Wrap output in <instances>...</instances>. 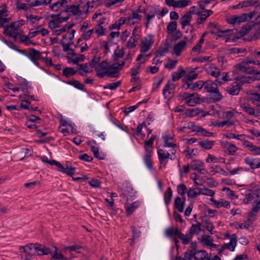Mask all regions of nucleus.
I'll return each mask as SVG.
<instances>
[{
	"label": "nucleus",
	"mask_w": 260,
	"mask_h": 260,
	"mask_svg": "<svg viewBox=\"0 0 260 260\" xmlns=\"http://www.w3.org/2000/svg\"><path fill=\"white\" fill-rule=\"evenodd\" d=\"M209 27L211 29L210 33L217 36L219 38L225 39V42H229L234 40V36L235 29H224L220 28L219 26L213 23H210Z\"/></svg>",
	"instance_id": "obj_1"
},
{
	"label": "nucleus",
	"mask_w": 260,
	"mask_h": 260,
	"mask_svg": "<svg viewBox=\"0 0 260 260\" xmlns=\"http://www.w3.org/2000/svg\"><path fill=\"white\" fill-rule=\"evenodd\" d=\"M202 230V224L197 222L196 224H192L189 229L188 233L186 235H184L181 232H178V235L180 236L182 243L184 245L188 244L191 241L193 235L199 234Z\"/></svg>",
	"instance_id": "obj_2"
},
{
	"label": "nucleus",
	"mask_w": 260,
	"mask_h": 260,
	"mask_svg": "<svg viewBox=\"0 0 260 260\" xmlns=\"http://www.w3.org/2000/svg\"><path fill=\"white\" fill-rule=\"evenodd\" d=\"M176 149H172L170 150L171 153H169L167 150L158 149L157 154L159 162V168L165 169L168 162V159L174 160L175 159V154L176 153Z\"/></svg>",
	"instance_id": "obj_3"
},
{
	"label": "nucleus",
	"mask_w": 260,
	"mask_h": 260,
	"mask_svg": "<svg viewBox=\"0 0 260 260\" xmlns=\"http://www.w3.org/2000/svg\"><path fill=\"white\" fill-rule=\"evenodd\" d=\"M23 25V20L12 22L9 25L4 27V34L6 36L16 39L19 35L22 33L20 27Z\"/></svg>",
	"instance_id": "obj_4"
},
{
	"label": "nucleus",
	"mask_w": 260,
	"mask_h": 260,
	"mask_svg": "<svg viewBox=\"0 0 260 260\" xmlns=\"http://www.w3.org/2000/svg\"><path fill=\"white\" fill-rule=\"evenodd\" d=\"M204 89L211 94L212 99L214 102H219L223 98L219 92L217 84L212 80H209L205 81Z\"/></svg>",
	"instance_id": "obj_5"
},
{
	"label": "nucleus",
	"mask_w": 260,
	"mask_h": 260,
	"mask_svg": "<svg viewBox=\"0 0 260 260\" xmlns=\"http://www.w3.org/2000/svg\"><path fill=\"white\" fill-rule=\"evenodd\" d=\"M89 7V3L88 2L86 5H70L67 6L66 11L68 13H72L73 15L78 16H82L83 14V12L85 11V16L88 13V8Z\"/></svg>",
	"instance_id": "obj_6"
},
{
	"label": "nucleus",
	"mask_w": 260,
	"mask_h": 260,
	"mask_svg": "<svg viewBox=\"0 0 260 260\" xmlns=\"http://www.w3.org/2000/svg\"><path fill=\"white\" fill-rule=\"evenodd\" d=\"M96 71V76L98 77L103 78L106 76L111 77L113 76L112 73L110 72L109 63L106 61H103L97 64L94 68Z\"/></svg>",
	"instance_id": "obj_7"
},
{
	"label": "nucleus",
	"mask_w": 260,
	"mask_h": 260,
	"mask_svg": "<svg viewBox=\"0 0 260 260\" xmlns=\"http://www.w3.org/2000/svg\"><path fill=\"white\" fill-rule=\"evenodd\" d=\"M187 128L191 129L192 132H196L198 135L205 137H211L214 136V133L209 132L202 126L197 125L194 122H189L187 124Z\"/></svg>",
	"instance_id": "obj_8"
},
{
	"label": "nucleus",
	"mask_w": 260,
	"mask_h": 260,
	"mask_svg": "<svg viewBox=\"0 0 260 260\" xmlns=\"http://www.w3.org/2000/svg\"><path fill=\"white\" fill-rule=\"evenodd\" d=\"M154 43V36L152 35H148L145 37L141 41L140 45V52L145 53L148 52L151 48Z\"/></svg>",
	"instance_id": "obj_9"
},
{
	"label": "nucleus",
	"mask_w": 260,
	"mask_h": 260,
	"mask_svg": "<svg viewBox=\"0 0 260 260\" xmlns=\"http://www.w3.org/2000/svg\"><path fill=\"white\" fill-rule=\"evenodd\" d=\"M251 18V16H249L247 14H243L238 16L234 15L228 18L227 22L231 24H239L247 21L248 19H250Z\"/></svg>",
	"instance_id": "obj_10"
},
{
	"label": "nucleus",
	"mask_w": 260,
	"mask_h": 260,
	"mask_svg": "<svg viewBox=\"0 0 260 260\" xmlns=\"http://www.w3.org/2000/svg\"><path fill=\"white\" fill-rule=\"evenodd\" d=\"M125 62L122 61L121 62H114L112 64H109L110 72L112 73L113 76L111 78H118L119 76V72L122 69L124 65Z\"/></svg>",
	"instance_id": "obj_11"
},
{
	"label": "nucleus",
	"mask_w": 260,
	"mask_h": 260,
	"mask_svg": "<svg viewBox=\"0 0 260 260\" xmlns=\"http://www.w3.org/2000/svg\"><path fill=\"white\" fill-rule=\"evenodd\" d=\"M205 70L208 75L212 77L217 78L220 76V69L213 63L206 64L205 67Z\"/></svg>",
	"instance_id": "obj_12"
},
{
	"label": "nucleus",
	"mask_w": 260,
	"mask_h": 260,
	"mask_svg": "<svg viewBox=\"0 0 260 260\" xmlns=\"http://www.w3.org/2000/svg\"><path fill=\"white\" fill-rule=\"evenodd\" d=\"M235 68L237 71L242 73H246L249 74L252 69V66L249 63L248 58L236 64Z\"/></svg>",
	"instance_id": "obj_13"
},
{
	"label": "nucleus",
	"mask_w": 260,
	"mask_h": 260,
	"mask_svg": "<svg viewBox=\"0 0 260 260\" xmlns=\"http://www.w3.org/2000/svg\"><path fill=\"white\" fill-rule=\"evenodd\" d=\"M164 142V146L176 149L177 145L174 140V137L171 135L165 134L162 137Z\"/></svg>",
	"instance_id": "obj_14"
},
{
	"label": "nucleus",
	"mask_w": 260,
	"mask_h": 260,
	"mask_svg": "<svg viewBox=\"0 0 260 260\" xmlns=\"http://www.w3.org/2000/svg\"><path fill=\"white\" fill-rule=\"evenodd\" d=\"M174 88V85L171 81H168L162 90V93L165 99H170L173 96Z\"/></svg>",
	"instance_id": "obj_15"
},
{
	"label": "nucleus",
	"mask_w": 260,
	"mask_h": 260,
	"mask_svg": "<svg viewBox=\"0 0 260 260\" xmlns=\"http://www.w3.org/2000/svg\"><path fill=\"white\" fill-rule=\"evenodd\" d=\"M138 12H140V10L139 9L136 12L134 11L132 14L127 18L128 25H134L136 23H139L141 21L142 16L139 14Z\"/></svg>",
	"instance_id": "obj_16"
},
{
	"label": "nucleus",
	"mask_w": 260,
	"mask_h": 260,
	"mask_svg": "<svg viewBox=\"0 0 260 260\" xmlns=\"http://www.w3.org/2000/svg\"><path fill=\"white\" fill-rule=\"evenodd\" d=\"M186 42L185 40H181L175 45L173 52L176 56L181 55L182 52L186 48Z\"/></svg>",
	"instance_id": "obj_17"
},
{
	"label": "nucleus",
	"mask_w": 260,
	"mask_h": 260,
	"mask_svg": "<svg viewBox=\"0 0 260 260\" xmlns=\"http://www.w3.org/2000/svg\"><path fill=\"white\" fill-rule=\"evenodd\" d=\"M240 90V85L237 82H233L230 85L227 86L225 91L232 95H237Z\"/></svg>",
	"instance_id": "obj_18"
},
{
	"label": "nucleus",
	"mask_w": 260,
	"mask_h": 260,
	"mask_svg": "<svg viewBox=\"0 0 260 260\" xmlns=\"http://www.w3.org/2000/svg\"><path fill=\"white\" fill-rule=\"evenodd\" d=\"M26 56L34 63L39 60L41 56V52L34 48L29 49L28 54Z\"/></svg>",
	"instance_id": "obj_19"
},
{
	"label": "nucleus",
	"mask_w": 260,
	"mask_h": 260,
	"mask_svg": "<svg viewBox=\"0 0 260 260\" xmlns=\"http://www.w3.org/2000/svg\"><path fill=\"white\" fill-rule=\"evenodd\" d=\"M71 1V0H60L50 6V8L53 11L57 12L61 11Z\"/></svg>",
	"instance_id": "obj_20"
},
{
	"label": "nucleus",
	"mask_w": 260,
	"mask_h": 260,
	"mask_svg": "<svg viewBox=\"0 0 260 260\" xmlns=\"http://www.w3.org/2000/svg\"><path fill=\"white\" fill-rule=\"evenodd\" d=\"M210 201L212 202V204L214 205L216 208H220L222 207H224L227 209L230 208V203L223 199H220L219 201L215 200L214 198H211Z\"/></svg>",
	"instance_id": "obj_21"
},
{
	"label": "nucleus",
	"mask_w": 260,
	"mask_h": 260,
	"mask_svg": "<svg viewBox=\"0 0 260 260\" xmlns=\"http://www.w3.org/2000/svg\"><path fill=\"white\" fill-rule=\"evenodd\" d=\"M237 242V237L236 235L233 234L230 237V242L228 243L224 244L222 246V248L229 249L230 251H233L236 246Z\"/></svg>",
	"instance_id": "obj_22"
},
{
	"label": "nucleus",
	"mask_w": 260,
	"mask_h": 260,
	"mask_svg": "<svg viewBox=\"0 0 260 260\" xmlns=\"http://www.w3.org/2000/svg\"><path fill=\"white\" fill-rule=\"evenodd\" d=\"M241 107L243 110L250 115L258 117L260 115V112L258 110H254L250 105L247 104H243Z\"/></svg>",
	"instance_id": "obj_23"
},
{
	"label": "nucleus",
	"mask_w": 260,
	"mask_h": 260,
	"mask_svg": "<svg viewBox=\"0 0 260 260\" xmlns=\"http://www.w3.org/2000/svg\"><path fill=\"white\" fill-rule=\"evenodd\" d=\"M33 249L35 250V244L32 243L26 245L24 246H21L19 247L20 252L23 251L27 254L26 258L28 259H29L31 257L32 253L31 251Z\"/></svg>",
	"instance_id": "obj_24"
},
{
	"label": "nucleus",
	"mask_w": 260,
	"mask_h": 260,
	"mask_svg": "<svg viewBox=\"0 0 260 260\" xmlns=\"http://www.w3.org/2000/svg\"><path fill=\"white\" fill-rule=\"evenodd\" d=\"M223 147L224 152L230 155H234L238 150L236 145L230 142H225Z\"/></svg>",
	"instance_id": "obj_25"
},
{
	"label": "nucleus",
	"mask_w": 260,
	"mask_h": 260,
	"mask_svg": "<svg viewBox=\"0 0 260 260\" xmlns=\"http://www.w3.org/2000/svg\"><path fill=\"white\" fill-rule=\"evenodd\" d=\"M35 250L38 255H47L50 252L49 248L38 243L35 244Z\"/></svg>",
	"instance_id": "obj_26"
},
{
	"label": "nucleus",
	"mask_w": 260,
	"mask_h": 260,
	"mask_svg": "<svg viewBox=\"0 0 260 260\" xmlns=\"http://www.w3.org/2000/svg\"><path fill=\"white\" fill-rule=\"evenodd\" d=\"M206 34H207V33L205 32L202 35L199 41L192 48L191 51V53H199L201 52V49L202 48V45L205 42V37L206 35Z\"/></svg>",
	"instance_id": "obj_27"
},
{
	"label": "nucleus",
	"mask_w": 260,
	"mask_h": 260,
	"mask_svg": "<svg viewBox=\"0 0 260 260\" xmlns=\"http://www.w3.org/2000/svg\"><path fill=\"white\" fill-rule=\"evenodd\" d=\"M213 240L211 237L209 235H203L201 239V242L204 245L209 246L211 248H215L216 245L213 243Z\"/></svg>",
	"instance_id": "obj_28"
},
{
	"label": "nucleus",
	"mask_w": 260,
	"mask_h": 260,
	"mask_svg": "<svg viewBox=\"0 0 260 260\" xmlns=\"http://www.w3.org/2000/svg\"><path fill=\"white\" fill-rule=\"evenodd\" d=\"M213 13V12L211 10H204L200 14V17L198 18L197 23L198 24H202Z\"/></svg>",
	"instance_id": "obj_29"
},
{
	"label": "nucleus",
	"mask_w": 260,
	"mask_h": 260,
	"mask_svg": "<svg viewBox=\"0 0 260 260\" xmlns=\"http://www.w3.org/2000/svg\"><path fill=\"white\" fill-rule=\"evenodd\" d=\"M243 145L245 147L248 148L254 155H260V147H256L251 142L246 141Z\"/></svg>",
	"instance_id": "obj_30"
},
{
	"label": "nucleus",
	"mask_w": 260,
	"mask_h": 260,
	"mask_svg": "<svg viewBox=\"0 0 260 260\" xmlns=\"http://www.w3.org/2000/svg\"><path fill=\"white\" fill-rule=\"evenodd\" d=\"M259 195L260 194L256 192L246 194L243 200V202L245 204L252 203L256 201Z\"/></svg>",
	"instance_id": "obj_31"
},
{
	"label": "nucleus",
	"mask_w": 260,
	"mask_h": 260,
	"mask_svg": "<svg viewBox=\"0 0 260 260\" xmlns=\"http://www.w3.org/2000/svg\"><path fill=\"white\" fill-rule=\"evenodd\" d=\"M244 162L249 166L252 169L260 168V161L256 159H252L249 157L245 158Z\"/></svg>",
	"instance_id": "obj_32"
},
{
	"label": "nucleus",
	"mask_w": 260,
	"mask_h": 260,
	"mask_svg": "<svg viewBox=\"0 0 260 260\" xmlns=\"http://www.w3.org/2000/svg\"><path fill=\"white\" fill-rule=\"evenodd\" d=\"M193 257L196 260H208L209 256L206 251L201 250L194 252Z\"/></svg>",
	"instance_id": "obj_33"
},
{
	"label": "nucleus",
	"mask_w": 260,
	"mask_h": 260,
	"mask_svg": "<svg viewBox=\"0 0 260 260\" xmlns=\"http://www.w3.org/2000/svg\"><path fill=\"white\" fill-rule=\"evenodd\" d=\"M185 71L184 70L183 68L181 66H179L178 68L177 71L175 72L172 74V80L174 82L178 81L180 78H181L183 76L185 75Z\"/></svg>",
	"instance_id": "obj_34"
},
{
	"label": "nucleus",
	"mask_w": 260,
	"mask_h": 260,
	"mask_svg": "<svg viewBox=\"0 0 260 260\" xmlns=\"http://www.w3.org/2000/svg\"><path fill=\"white\" fill-rule=\"evenodd\" d=\"M158 9L155 8L150 10L148 13L146 14L147 21L145 23V26L146 28L148 27V24L151 20L154 18L155 15L158 14Z\"/></svg>",
	"instance_id": "obj_35"
},
{
	"label": "nucleus",
	"mask_w": 260,
	"mask_h": 260,
	"mask_svg": "<svg viewBox=\"0 0 260 260\" xmlns=\"http://www.w3.org/2000/svg\"><path fill=\"white\" fill-rule=\"evenodd\" d=\"M140 202L139 201H135L132 204L127 205L125 207V213L126 215L129 216L131 215L135 211V210L138 208Z\"/></svg>",
	"instance_id": "obj_36"
},
{
	"label": "nucleus",
	"mask_w": 260,
	"mask_h": 260,
	"mask_svg": "<svg viewBox=\"0 0 260 260\" xmlns=\"http://www.w3.org/2000/svg\"><path fill=\"white\" fill-rule=\"evenodd\" d=\"M185 204V199H183V200L181 199L180 197H177L175 200V207L176 209H177V210L180 212L182 213L183 212L184 210V206Z\"/></svg>",
	"instance_id": "obj_37"
},
{
	"label": "nucleus",
	"mask_w": 260,
	"mask_h": 260,
	"mask_svg": "<svg viewBox=\"0 0 260 260\" xmlns=\"http://www.w3.org/2000/svg\"><path fill=\"white\" fill-rule=\"evenodd\" d=\"M19 85L21 86V90L25 92L30 88L29 83L26 81V79L21 77L17 78Z\"/></svg>",
	"instance_id": "obj_38"
},
{
	"label": "nucleus",
	"mask_w": 260,
	"mask_h": 260,
	"mask_svg": "<svg viewBox=\"0 0 260 260\" xmlns=\"http://www.w3.org/2000/svg\"><path fill=\"white\" fill-rule=\"evenodd\" d=\"M191 20V15L190 13H186L180 18V23L182 26H189Z\"/></svg>",
	"instance_id": "obj_39"
},
{
	"label": "nucleus",
	"mask_w": 260,
	"mask_h": 260,
	"mask_svg": "<svg viewBox=\"0 0 260 260\" xmlns=\"http://www.w3.org/2000/svg\"><path fill=\"white\" fill-rule=\"evenodd\" d=\"M237 82H238L239 85H243L245 83H250L253 82V78L251 76H239L236 78Z\"/></svg>",
	"instance_id": "obj_40"
},
{
	"label": "nucleus",
	"mask_w": 260,
	"mask_h": 260,
	"mask_svg": "<svg viewBox=\"0 0 260 260\" xmlns=\"http://www.w3.org/2000/svg\"><path fill=\"white\" fill-rule=\"evenodd\" d=\"M178 232H181L178 228L174 229L172 228H169L165 230V234L166 236L169 238H171L173 235H175L180 239V236L178 235Z\"/></svg>",
	"instance_id": "obj_41"
},
{
	"label": "nucleus",
	"mask_w": 260,
	"mask_h": 260,
	"mask_svg": "<svg viewBox=\"0 0 260 260\" xmlns=\"http://www.w3.org/2000/svg\"><path fill=\"white\" fill-rule=\"evenodd\" d=\"M198 69V68H192L189 71V73L188 74L186 75L184 78V80L185 81H191L193 80L196 79L198 78V74L195 73V71Z\"/></svg>",
	"instance_id": "obj_42"
},
{
	"label": "nucleus",
	"mask_w": 260,
	"mask_h": 260,
	"mask_svg": "<svg viewBox=\"0 0 260 260\" xmlns=\"http://www.w3.org/2000/svg\"><path fill=\"white\" fill-rule=\"evenodd\" d=\"M201 194V188H190L187 192V197L189 198H195Z\"/></svg>",
	"instance_id": "obj_43"
},
{
	"label": "nucleus",
	"mask_w": 260,
	"mask_h": 260,
	"mask_svg": "<svg viewBox=\"0 0 260 260\" xmlns=\"http://www.w3.org/2000/svg\"><path fill=\"white\" fill-rule=\"evenodd\" d=\"M204 163L200 160H193L190 164V168L195 171H198L201 167H204Z\"/></svg>",
	"instance_id": "obj_44"
},
{
	"label": "nucleus",
	"mask_w": 260,
	"mask_h": 260,
	"mask_svg": "<svg viewBox=\"0 0 260 260\" xmlns=\"http://www.w3.org/2000/svg\"><path fill=\"white\" fill-rule=\"evenodd\" d=\"M65 83H67V84L72 85L78 89H80L81 90H83V89H84V85L83 84H82L80 82H79L77 80H69L68 81H66Z\"/></svg>",
	"instance_id": "obj_45"
},
{
	"label": "nucleus",
	"mask_w": 260,
	"mask_h": 260,
	"mask_svg": "<svg viewBox=\"0 0 260 260\" xmlns=\"http://www.w3.org/2000/svg\"><path fill=\"white\" fill-rule=\"evenodd\" d=\"M60 44L63 47V50L64 52H67L69 54H72L73 53V50L70 48V46L72 45L73 43H69V42L61 40Z\"/></svg>",
	"instance_id": "obj_46"
},
{
	"label": "nucleus",
	"mask_w": 260,
	"mask_h": 260,
	"mask_svg": "<svg viewBox=\"0 0 260 260\" xmlns=\"http://www.w3.org/2000/svg\"><path fill=\"white\" fill-rule=\"evenodd\" d=\"M247 189L252 192L258 193L260 194V185L253 182L247 186Z\"/></svg>",
	"instance_id": "obj_47"
},
{
	"label": "nucleus",
	"mask_w": 260,
	"mask_h": 260,
	"mask_svg": "<svg viewBox=\"0 0 260 260\" xmlns=\"http://www.w3.org/2000/svg\"><path fill=\"white\" fill-rule=\"evenodd\" d=\"M172 196L173 192L171 188L170 187H168L164 195V200L167 205H169L171 203Z\"/></svg>",
	"instance_id": "obj_48"
},
{
	"label": "nucleus",
	"mask_w": 260,
	"mask_h": 260,
	"mask_svg": "<svg viewBox=\"0 0 260 260\" xmlns=\"http://www.w3.org/2000/svg\"><path fill=\"white\" fill-rule=\"evenodd\" d=\"M202 111L198 108L189 109L186 111L185 114L188 117H194L197 116Z\"/></svg>",
	"instance_id": "obj_49"
},
{
	"label": "nucleus",
	"mask_w": 260,
	"mask_h": 260,
	"mask_svg": "<svg viewBox=\"0 0 260 260\" xmlns=\"http://www.w3.org/2000/svg\"><path fill=\"white\" fill-rule=\"evenodd\" d=\"M214 144V142L213 141L205 140L199 142L200 146L206 150L211 149Z\"/></svg>",
	"instance_id": "obj_50"
},
{
	"label": "nucleus",
	"mask_w": 260,
	"mask_h": 260,
	"mask_svg": "<svg viewBox=\"0 0 260 260\" xmlns=\"http://www.w3.org/2000/svg\"><path fill=\"white\" fill-rule=\"evenodd\" d=\"M75 32V30L73 29L69 31H68L66 33V34L63 37L62 39L61 40H64L66 41L69 42V43H73L72 40L74 38Z\"/></svg>",
	"instance_id": "obj_51"
},
{
	"label": "nucleus",
	"mask_w": 260,
	"mask_h": 260,
	"mask_svg": "<svg viewBox=\"0 0 260 260\" xmlns=\"http://www.w3.org/2000/svg\"><path fill=\"white\" fill-rule=\"evenodd\" d=\"M213 59V58L212 56H200L192 59V62H206L208 61H211Z\"/></svg>",
	"instance_id": "obj_52"
},
{
	"label": "nucleus",
	"mask_w": 260,
	"mask_h": 260,
	"mask_svg": "<svg viewBox=\"0 0 260 260\" xmlns=\"http://www.w3.org/2000/svg\"><path fill=\"white\" fill-rule=\"evenodd\" d=\"M140 37V30H139V27L136 26L132 31V36L130 37V39L134 40L135 41L138 42Z\"/></svg>",
	"instance_id": "obj_53"
},
{
	"label": "nucleus",
	"mask_w": 260,
	"mask_h": 260,
	"mask_svg": "<svg viewBox=\"0 0 260 260\" xmlns=\"http://www.w3.org/2000/svg\"><path fill=\"white\" fill-rule=\"evenodd\" d=\"M52 0H34L31 2L32 7L47 5L51 2Z\"/></svg>",
	"instance_id": "obj_54"
},
{
	"label": "nucleus",
	"mask_w": 260,
	"mask_h": 260,
	"mask_svg": "<svg viewBox=\"0 0 260 260\" xmlns=\"http://www.w3.org/2000/svg\"><path fill=\"white\" fill-rule=\"evenodd\" d=\"M205 81L199 80L195 83H192V90L194 91L200 90L203 87L204 88Z\"/></svg>",
	"instance_id": "obj_55"
},
{
	"label": "nucleus",
	"mask_w": 260,
	"mask_h": 260,
	"mask_svg": "<svg viewBox=\"0 0 260 260\" xmlns=\"http://www.w3.org/2000/svg\"><path fill=\"white\" fill-rule=\"evenodd\" d=\"M93 28L85 30L82 32V39H83V40L85 41L89 40L91 38V37L93 35Z\"/></svg>",
	"instance_id": "obj_56"
},
{
	"label": "nucleus",
	"mask_w": 260,
	"mask_h": 260,
	"mask_svg": "<svg viewBox=\"0 0 260 260\" xmlns=\"http://www.w3.org/2000/svg\"><path fill=\"white\" fill-rule=\"evenodd\" d=\"M177 60H173L170 58H168L165 67L170 70H173L177 63Z\"/></svg>",
	"instance_id": "obj_57"
},
{
	"label": "nucleus",
	"mask_w": 260,
	"mask_h": 260,
	"mask_svg": "<svg viewBox=\"0 0 260 260\" xmlns=\"http://www.w3.org/2000/svg\"><path fill=\"white\" fill-rule=\"evenodd\" d=\"M62 169H59V171L60 172H62L68 175L72 176L74 174V171L75 170V168L69 167L68 166H62Z\"/></svg>",
	"instance_id": "obj_58"
},
{
	"label": "nucleus",
	"mask_w": 260,
	"mask_h": 260,
	"mask_svg": "<svg viewBox=\"0 0 260 260\" xmlns=\"http://www.w3.org/2000/svg\"><path fill=\"white\" fill-rule=\"evenodd\" d=\"M76 73L77 71L72 68H66L62 71L63 75L67 77H71L76 74Z\"/></svg>",
	"instance_id": "obj_59"
},
{
	"label": "nucleus",
	"mask_w": 260,
	"mask_h": 260,
	"mask_svg": "<svg viewBox=\"0 0 260 260\" xmlns=\"http://www.w3.org/2000/svg\"><path fill=\"white\" fill-rule=\"evenodd\" d=\"M206 161L207 162H213L214 163L218 162H224L225 159L222 157L217 158L216 156L209 154L208 157L206 159Z\"/></svg>",
	"instance_id": "obj_60"
},
{
	"label": "nucleus",
	"mask_w": 260,
	"mask_h": 260,
	"mask_svg": "<svg viewBox=\"0 0 260 260\" xmlns=\"http://www.w3.org/2000/svg\"><path fill=\"white\" fill-rule=\"evenodd\" d=\"M81 247L79 245H73L69 247H64L63 250L65 252H75L76 253H79L80 252V249Z\"/></svg>",
	"instance_id": "obj_61"
},
{
	"label": "nucleus",
	"mask_w": 260,
	"mask_h": 260,
	"mask_svg": "<svg viewBox=\"0 0 260 260\" xmlns=\"http://www.w3.org/2000/svg\"><path fill=\"white\" fill-rule=\"evenodd\" d=\"M121 84V81H118L116 82L109 83L104 86L105 89H108L110 90H115L117 89Z\"/></svg>",
	"instance_id": "obj_62"
},
{
	"label": "nucleus",
	"mask_w": 260,
	"mask_h": 260,
	"mask_svg": "<svg viewBox=\"0 0 260 260\" xmlns=\"http://www.w3.org/2000/svg\"><path fill=\"white\" fill-rule=\"evenodd\" d=\"M177 192L181 197L185 196L187 192V188L184 184H180L177 186Z\"/></svg>",
	"instance_id": "obj_63"
},
{
	"label": "nucleus",
	"mask_w": 260,
	"mask_h": 260,
	"mask_svg": "<svg viewBox=\"0 0 260 260\" xmlns=\"http://www.w3.org/2000/svg\"><path fill=\"white\" fill-rule=\"evenodd\" d=\"M177 22L175 21L170 22L167 26L168 33L170 34L174 33L177 29Z\"/></svg>",
	"instance_id": "obj_64"
}]
</instances>
